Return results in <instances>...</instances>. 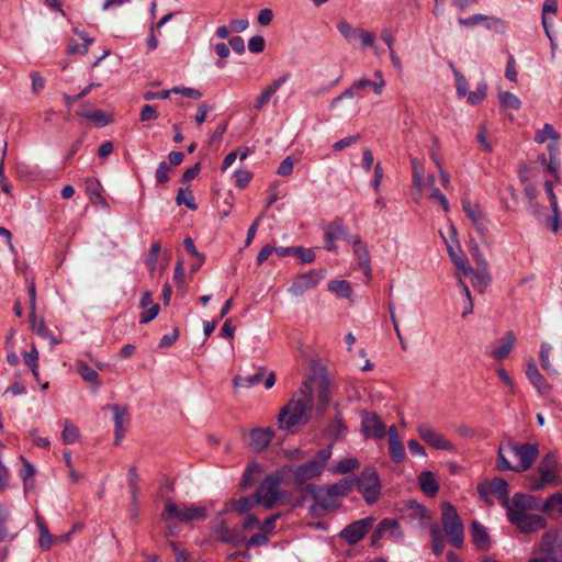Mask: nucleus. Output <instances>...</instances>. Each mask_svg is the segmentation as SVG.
Here are the masks:
<instances>
[{
    "label": "nucleus",
    "instance_id": "f257e3e1",
    "mask_svg": "<svg viewBox=\"0 0 562 562\" xmlns=\"http://www.w3.org/2000/svg\"><path fill=\"white\" fill-rule=\"evenodd\" d=\"M330 393V381L325 368L315 363L312 374L302 382L290 401L280 409L279 428L286 432H294L296 427L306 425L312 418L314 405L319 413L327 408Z\"/></svg>",
    "mask_w": 562,
    "mask_h": 562
},
{
    "label": "nucleus",
    "instance_id": "f03ea898",
    "mask_svg": "<svg viewBox=\"0 0 562 562\" xmlns=\"http://www.w3.org/2000/svg\"><path fill=\"white\" fill-rule=\"evenodd\" d=\"M505 509L508 521L524 535L536 533L548 525L547 518L537 513L541 512L540 499L531 494H514Z\"/></svg>",
    "mask_w": 562,
    "mask_h": 562
},
{
    "label": "nucleus",
    "instance_id": "7ed1b4c3",
    "mask_svg": "<svg viewBox=\"0 0 562 562\" xmlns=\"http://www.w3.org/2000/svg\"><path fill=\"white\" fill-rule=\"evenodd\" d=\"M539 453L536 443H519L508 440L498 448L497 469L524 472L531 468Z\"/></svg>",
    "mask_w": 562,
    "mask_h": 562
},
{
    "label": "nucleus",
    "instance_id": "20e7f679",
    "mask_svg": "<svg viewBox=\"0 0 562 562\" xmlns=\"http://www.w3.org/2000/svg\"><path fill=\"white\" fill-rule=\"evenodd\" d=\"M562 480L559 475V462L555 453L546 454L540 461L537 472L529 476L528 487L531 491L543 490L548 485H561Z\"/></svg>",
    "mask_w": 562,
    "mask_h": 562
},
{
    "label": "nucleus",
    "instance_id": "39448f33",
    "mask_svg": "<svg viewBox=\"0 0 562 562\" xmlns=\"http://www.w3.org/2000/svg\"><path fill=\"white\" fill-rule=\"evenodd\" d=\"M333 445H328L326 448L319 450L314 460L307 461L294 469L288 468L289 474H292L293 482L297 485H303L323 473L325 464L331 457Z\"/></svg>",
    "mask_w": 562,
    "mask_h": 562
},
{
    "label": "nucleus",
    "instance_id": "423d86ee",
    "mask_svg": "<svg viewBox=\"0 0 562 562\" xmlns=\"http://www.w3.org/2000/svg\"><path fill=\"white\" fill-rule=\"evenodd\" d=\"M288 474L289 470L285 467H283L278 471L266 476V479L259 484L255 493L257 497V503H259V505H262L267 509H270L274 505H277L282 496L280 485Z\"/></svg>",
    "mask_w": 562,
    "mask_h": 562
},
{
    "label": "nucleus",
    "instance_id": "0eeeda50",
    "mask_svg": "<svg viewBox=\"0 0 562 562\" xmlns=\"http://www.w3.org/2000/svg\"><path fill=\"white\" fill-rule=\"evenodd\" d=\"M441 521L450 543L457 549L461 548L464 541V528L456 507L450 503L442 505Z\"/></svg>",
    "mask_w": 562,
    "mask_h": 562
},
{
    "label": "nucleus",
    "instance_id": "6e6552de",
    "mask_svg": "<svg viewBox=\"0 0 562 562\" xmlns=\"http://www.w3.org/2000/svg\"><path fill=\"white\" fill-rule=\"evenodd\" d=\"M161 516L165 520L176 519L182 522H189L192 520L204 519L206 517V509L200 505H178L168 499Z\"/></svg>",
    "mask_w": 562,
    "mask_h": 562
},
{
    "label": "nucleus",
    "instance_id": "1a4fd4ad",
    "mask_svg": "<svg viewBox=\"0 0 562 562\" xmlns=\"http://www.w3.org/2000/svg\"><path fill=\"white\" fill-rule=\"evenodd\" d=\"M559 529L546 531L535 548V553L543 554L542 557H533L529 562H559L557 554H561L558 550Z\"/></svg>",
    "mask_w": 562,
    "mask_h": 562
},
{
    "label": "nucleus",
    "instance_id": "9d476101",
    "mask_svg": "<svg viewBox=\"0 0 562 562\" xmlns=\"http://www.w3.org/2000/svg\"><path fill=\"white\" fill-rule=\"evenodd\" d=\"M307 492L314 499V504L311 506V512L314 515L321 516L324 512L335 509L340 505L328 486L311 484L307 486Z\"/></svg>",
    "mask_w": 562,
    "mask_h": 562
},
{
    "label": "nucleus",
    "instance_id": "9b49d317",
    "mask_svg": "<svg viewBox=\"0 0 562 562\" xmlns=\"http://www.w3.org/2000/svg\"><path fill=\"white\" fill-rule=\"evenodd\" d=\"M357 490L368 504L376 502L381 493L380 477L374 469H366L356 480Z\"/></svg>",
    "mask_w": 562,
    "mask_h": 562
},
{
    "label": "nucleus",
    "instance_id": "f8f14e48",
    "mask_svg": "<svg viewBox=\"0 0 562 562\" xmlns=\"http://www.w3.org/2000/svg\"><path fill=\"white\" fill-rule=\"evenodd\" d=\"M324 278L325 271L323 269H312L297 274L293 278L288 292L295 297L302 296L307 291L315 289Z\"/></svg>",
    "mask_w": 562,
    "mask_h": 562
},
{
    "label": "nucleus",
    "instance_id": "ddd939ff",
    "mask_svg": "<svg viewBox=\"0 0 562 562\" xmlns=\"http://www.w3.org/2000/svg\"><path fill=\"white\" fill-rule=\"evenodd\" d=\"M419 438L429 447L437 450L454 451V445L440 431L428 423H420L416 427Z\"/></svg>",
    "mask_w": 562,
    "mask_h": 562
},
{
    "label": "nucleus",
    "instance_id": "4468645a",
    "mask_svg": "<svg viewBox=\"0 0 562 562\" xmlns=\"http://www.w3.org/2000/svg\"><path fill=\"white\" fill-rule=\"evenodd\" d=\"M361 431L367 438L383 439L386 435V427L378 414L363 411L361 413Z\"/></svg>",
    "mask_w": 562,
    "mask_h": 562
},
{
    "label": "nucleus",
    "instance_id": "2eb2a0df",
    "mask_svg": "<svg viewBox=\"0 0 562 562\" xmlns=\"http://www.w3.org/2000/svg\"><path fill=\"white\" fill-rule=\"evenodd\" d=\"M479 492L482 497H486L487 495L497 497L504 508L512 502V497L508 496V484L505 480L499 477L480 484Z\"/></svg>",
    "mask_w": 562,
    "mask_h": 562
},
{
    "label": "nucleus",
    "instance_id": "dca6fc26",
    "mask_svg": "<svg viewBox=\"0 0 562 562\" xmlns=\"http://www.w3.org/2000/svg\"><path fill=\"white\" fill-rule=\"evenodd\" d=\"M373 521L374 519L372 517L359 519L344 528L340 532V537L349 544H356L371 529Z\"/></svg>",
    "mask_w": 562,
    "mask_h": 562
},
{
    "label": "nucleus",
    "instance_id": "f3484780",
    "mask_svg": "<svg viewBox=\"0 0 562 562\" xmlns=\"http://www.w3.org/2000/svg\"><path fill=\"white\" fill-rule=\"evenodd\" d=\"M382 537H389L393 541H402L404 539L403 530L396 519H382L372 536V543L375 544Z\"/></svg>",
    "mask_w": 562,
    "mask_h": 562
},
{
    "label": "nucleus",
    "instance_id": "a211bd4d",
    "mask_svg": "<svg viewBox=\"0 0 562 562\" xmlns=\"http://www.w3.org/2000/svg\"><path fill=\"white\" fill-rule=\"evenodd\" d=\"M516 342V336L513 331H507L497 342L491 345L486 353L496 361H502L509 357L514 345Z\"/></svg>",
    "mask_w": 562,
    "mask_h": 562
},
{
    "label": "nucleus",
    "instance_id": "6ab92c4d",
    "mask_svg": "<svg viewBox=\"0 0 562 562\" xmlns=\"http://www.w3.org/2000/svg\"><path fill=\"white\" fill-rule=\"evenodd\" d=\"M290 78L291 74L284 72L277 79L272 80L266 88H263L254 103L255 110H261Z\"/></svg>",
    "mask_w": 562,
    "mask_h": 562
},
{
    "label": "nucleus",
    "instance_id": "aec40b11",
    "mask_svg": "<svg viewBox=\"0 0 562 562\" xmlns=\"http://www.w3.org/2000/svg\"><path fill=\"white\" fill-rule=\"evenodd\" d=\"M526 376L528 378L529 382L533 385V387L540 394H548L550 392L551 385L547 382L544 376L540 373V371L536 364V361L533 359H529L527 361Z\"/></svg>",
    "mask_w": 562,
    "mask_h": 562
},
{
    "label": "nucleus",
    "instance_id": "412c9836",
    "mask_svg": "<svg viewBox=\"0 0 562 562\" xmlns=\"http://www.w3.org/2000/svg\"><path fill=\"white\" fill-rule=\"evenodd\" d=\"M350 243L352 244V250L357 258L359 268L367 277H369L371 274V265L367 246L362 243L359 236L352 237Z\"/></svg>",
    "mask_w": 562,
    "mask_h": 562
},
{
    "label": "nucleus",
    "instance_id": "4be33fe9",
    "mask_svg": "<svg viewBox=\"0 0 562 562\" xmlns=\"http://www.w3.org/2000/svg\"><path fill=\"white\" fill-rule=\"evenodd\" d=\"M273 435L274 432L270 428L251 429L249 442L250 448L256 452L265 450L270 445Z\"/></svg>",
    "mask_w": 562,
    "mask_h": 562
},
{
    "label": "nucleus",
    "instance_id": "5701e85b",
    "mask_svg": "<svg viewBox=\"0 0 562 562\" xmlns=\"http://www.w3.org/2000/svg\"><path fill=\"white\" fill-rule=\"evenodd\" d=\"M471 537L477 549L485 551L491 548V539L486 528L476 520L472 522Z\"/></svg>",
    "mask_w": 562,
    "mask_h": 562
},
{
    "label": "nucleus",
    "instance_id": "b1692460",
    "mask_svg": "<svg viewBox=\"0 0 562 562\" xmlns=\"http://www.w3.org/2000/svg\"><path fill=\"white\" fill-rule=\"evenodd\" d=\"M112 412L114 415V425H115V445H120L122 438L124 437V428L128 422L127 409L124 406L114 405L112 406Z\"/></svg>",
    "mask_w": 562,
    "mask_h": 562
},
{
    "label": "nucleus",
    "instance_id": "393cba45",
    "mask_svg": "<svg viewBox=\"0 0 562 562\" xmlns=\"http://www.w3.org/2000/svg\"><path fill=\"white\" fill-rule=\"evenodd\" d=\"M86 190L89 195V199L92 204H97L102 206L103 209H108L109 204L105 199L102 196V186L95 178H89L86 180Z\"/></svg>",
    "mask_w": 562,
    "mask_h": 562
},
{
    "label": "nucleus",
    "instance_id": "a878e982",
    "mask_svg": "<svg viewBox=\"0 0 562 562\" xmlns=\"http://www.w3.org/2000/svg\"><path fill=\"white\" fill-rule=\"evenodd\" d=\"M462 207L473 225L482 231L484 228V216L479 205L473 204L469 199L462 200Z\"/></svg>",
    "mask_w": 562,
    "mask_h": 562
},
{
    "label": "nucleus",
    "instance_id": "bb28decb",
    "mask_svg": "<svg viewBox=\"0 0 562 562\" xmlns=\"http://www.w3.org/2000/svg\"><path fill=\"white\" fill-rule=\"evenodd\" d=\"M419 486L420 490L427 494L428 496H434L437 494L439 490L438 482L430 471H424L419 475Z\"/></svg>",
    "mask_w": 562,
    "mask_h": 562
},
{
    "label": "nucleus",
    "instance_id": "cd10ccee",
    "mask_svg": "<svg viewBox=\"0 0 562 562\" xmlns=\"http://www.w3.org/2000/svg\"><path fill=\"white\" fill-rule=\"evenodd\" d=\"M75 367L83 381L94 384L95 389L99 387V374L95 370L88 366L83 360H76Z\"/></svg>",
    "mask_w": 562,
    "mask_h": 562
},
{
    "label": "nucleus",
    "instance_id": "c85d7f7f",
    "mask_svg": "<svg viewBox=\"0 0 562 562\" xmlns=\"http://www.w3.org/2000/svg\"><path fill=\"white\" fill-rule=\"evenodd\" d=\"M344 234V227L339 223H331L325 229V244L328 250H335L337 245L335 243Z\"/></svg>",
    "mask_w": 562,
    "mask_h": 562
},
{
    "label": "nucleus",
    "instance_id": "c756f323",
    "mask_svg": "<svg viewBox=\"0 0 562 562\" xmlns=\"http://www.w3.org/2000/svg\"><path fill=\"white\" fill-rule=\"evenodd\" d=\"M10 508L0 503V540L14 539L16 533H11L9 529Z\"/></svg>",
    "mask_w": 562,
    "mask_h": 562
},
{
    "label": "nucleus",
    "instance_id": "7c9ffc66",
    "mask_svg": "<svg viewBox=\"0 0 562 562\" xmlns=\"http://www.w3.org/2000/svg\"><path fill=\"white\" fill-rule=\"evenodd\" d=\"M36 525H37V528L40 531V539H38L40 547L43 550H48L53 546L55 539L49 533V530L41 516H36Z\"/></svg>",
    "mask_w": 562,
    "mask_h": 562
},
{
    "label": "nucleus",
    "instance_id": "2f4dec72",
    "mask_svg": "<svg viewBox=\"0 0 562 562\" xmlns=\"http://www.w3.org/2000/svg\"><path fill=\"white\" fill-rule=\"evenodd\" d=\"M328 290L338 297L351 299L352 289L346 280H333L328 283Z\"/></svg>",
    "mask_w": 562,
    "mask_h": 562
},
{
    "label": "nucleus",
    "instance_id": "473e14b6",
    "mask_svg": "<svg viewBox=\"0 0 562 562\" xmlns=\"http://www.w3.org/2000/svg\"><path fill=\"white\" fill-rule=\"evenodd\" d=\"M540 509L541 512H552L562 515V492L552 494L544 503L540 502Z\"/></svg>",
    "mask_w": 562,
    "mask_h": 562
},
{
    "label": "nucleus",
    "instance_id": "72a5a7b5",
    "mask_svg": "<svg viewBox=\"0 0 562 562\" xmlns=\"http://www.w3.org/2000/svg\"><path fill=\"white\" fill-rule=\"evenodd\" d=\"M256 505H259V503H257L256 494L252 497L245 496L239 499H233L229 503L231 509L239 514L248 512Z\"/></svg>",
    "mask_w": 562,
    "mask_h": 562
},
{
    "label": "nucleus",
    "instance_id": "f704fd0d",
    "mask_svg": "<svg viewBox=\"0 0 562 562\" xmlns=\"http://www.w3.org/2000/svg\"><path fill=\"white\" fill-rule=\"evenodd\" d=\"M360 467L359 461L356 458L347 457L342 458L335 463L333 472L338 474H345L351 472Z\"/></svg>",
    "mask_w": 562,
    "mask_h": 562
},
{
    "label": "nucleus",
    "instance_id": "c9c22d12",
    "mask_svg": "<svg viewBox=\"0 0 562 562\" xmlns=\"http://www.w3.org/2000/svg\"><path fill=\"white\" fill-rule=\"evenodd\" d=\"M467 276L471 277L472 285L477 288L480 292H484L491 283V274L486 271H476L472 268V272H469Z\"/></svg>",
    "mask_w": 562,
    "mask_h": 562
},
{
    "label": "nucleus",
    "instance_id": "e433bc0d",
    "mask_svg": "<svg viewBox=\"0 0 562 562\" xmlns=\"http://www.w3.org/2000/svg\"><path fill=\"white\" fill-rule=\"evenodd\" d=\"M261 472H262V468L258 463L252 462V463L248 464V467L246 468V470L243 474L240 486L243 488H247V487L251 486L256 480V476L258 474H260Z\"/></svg>",
    "mask_w": 562,
    "mask_h": 562
},
{
    "label": "nucleus",
    "instance_id": "4c0bfd02",
    "mask_svg": "<svg viewBox=\"0 0 562 562\" xmlns=\"http://www.w3.org/2000/svg\"><path fill=\"white\" fill-rule=\"evenodd\" d=\"M263 379V372H257L249 376L236 375L233 380L235 387H251L259 384Z\"/></svg>",
    "mask_w": 562,
    "mask_h": 562
},
{
    "label": "nucleus",
    "instance_id": "58836bf2",
    "mask_svg": "<svg viewBox=\"0 0 562 562\" xmlns=\"http://www.w3.org/2000/svg\"><path fill=\"white\" fill-rule=\"evenodd\" d=\"M559 138L560 134L549 123L544 124L543 127L539 130L535 135V142L538 144H543L549 139L557 142Z\"/></svg>",
    "mask_w": 562,
    "mask_h": 562
},
{
    "label": "nucleus",
    "instance_id": "ea45409f",
    "mask_svg": "<svg viewBox=\"0 0 562 562\" xmlns=\"http://www.w3.org/2000/svg\"><path fill=\"white\" fill-rule=\"evenodd\" d=\"M61 438L66 445L74 443L80 438L79 429L68 419L64 422Z\"/></svg>",
    "mask_w": 562,
    "mask_h": 562
},
{
    "label": "nucleus",
    "instance_id": "a19ab883",
    "mask_svg": "<svg viewBox=\"0 0 562 562\" xmlns=\"http://www.w3.org/2000/svg\"><path fill=\"white\" fill-rule=\"evenodd\" d=\"M361 29L362 27H353L346 21H339L337 23V30L349 44H352V41L358 38Z\"/></svg>",
    "mask_w": 562,
    "mask_h": 562
},
{
    "label": "nucleus",
    "instance_id": "79ce46f5",
    "mask_svg": "<svg viewBox=\"0 0 562 562\" xmlns=\"http://www.w3.org/2000/svg\"><path fill=\"white\" fill-rule=\"evenodd\" d=\"M328 487L334 493V496L337 498V501L341 503L342 497H345L351 491L352 481L349 479H342L338 483H335Z\"/></svg>",
    "mask_w": 562,
    "mask_h": 562
},
{
    "label": "nucleus",
    "instance_id": "37998d69",
    "mask_svg": "<svg viewBox=\"0 0 562 562\" xmlns=\"http://www.w3.org/2000/svg\"><path fill=\"white\" fill-rule=\"evenodd\" d=\"M355 88L358 90L367 89L368 87H371L375 94L380 95L383 92V89L385 87V80L381 79V81H372L367 78H360L356 81H353Z\"/></svg>",
    "mask_w": 562,
    "mask_h": 562
},
{
    "label": "nucleus",
    "instance_id": "c03bdc74",
    "mask_svg": "<svg viewBox=\"0 0 562 562\" xmlns=\"http://www.w3.org/2000/svg\"><path fill=\"white\" fill-rule=\"evenodd\" d=\"M389 453L395 463H401L405 460L406 453L402 440L389 442Z\"/></svg>",
    "mask_w": 562,
    "mask_h": 562
},
{
    "label": "nucleus",
    "instance_id": "a18cd8bd",
    "mask_svg": "<svg viewBox=\"0 0 562 562\" xmlns=\"http://www.w3.org/2000/svg\"><path fill=\"white\" fill-rule=\"evenodd\" d=\"M25 364L32 370L35 378H38V351L34 345H32L30 352L23 353Z\"/></svg>",
    "mask_w": 562,
    "mask_h": 562
},
{
    "label": "nucleus",
    "instance_id": "49530a36",
    "mask_svg": "<svg viewBox=\"0 0 562 562\" xmlns=\"http://www.w3.org/2000/svg\"><path fill=\"white\" fill-rule=\"evenodd\" d=\"M430 535L432 540V551L436 555H440L445 549V541L440 528L438 526H432Z\"/></svg>",
    "mask_w": 562,
    "mask_h": 562
},
{
    "label": "nucleus",
    "instance_id": "de8ad7c7",
    "mask_svg": "<svg viewBox=\"0 0 562 562\" xmlns=\"http://www.w3.org/2000/svg\"><path fill=\"white\" fill-rule=\"evenodd\" d=\"M552 350V346L549 342H542L539 350V359L541 362V367L543 370L550 372L554 371L552 363L550 361V352Z\"/></svg>",
    "mask_w": 562,
    "mask_h": 562
},
{
    "label": "nucleus",
    "instance_id": "09e8293b",
    "mask_svg": "<svg viewBox=\"0 0 562 562\" xmlns=\"http://www.w3.org/2000/svg\"><path fill=\"white\" fill-rule=\"evenodd\" d=\"M177 203L184 204L188 209L195 211L198 205L194 202V196L189 189H179L177 194Z\"/></svg>",
    "mask_w": 562,
    "mask_h": 562
},
{
    "label": "nucleus",
    "instance_id": "8fccbe9b",
    "mask_svg": "<svg viewBox=\"0 0 562 562\" xmlns=\"http://www.w3.org/2000/svg\"><path fill=\"white\" fill-rule=\"evenodd\" d=\"M346 432V425L341 417L337 416L327 427V435L334 439H338Z\"/></svg>",
    "mask_w": 562,
    "mask_h": 562
},
{
    "label": "nucleus",
    "instance_id": "3c124183",
    "mask_svg": "<svg viewBox=\"0 0 562 562\" xmlns=\"http://www.w3.org/2000/svg\"><path fill=\"white\" fill-rule=\"evenodd\" d=\"M449 255L456 267L460 269L463 274L472 272V268L468 265V260L463 254H456L452 248L449 247Z\"/></svg>",
    "mask_w": 562,
    "mask_h": 562
},
{
    "label": "nucleus",
    "instance_id": "603ef678",
    "mask_svg": "<svg viewBox=\"0 0 562 562\" xmlns=\"http://www.w3.org/2000/svg\"><path fill=\"white\" fill-rule=\"evenodd\" d=\"M22 461V469L20 470V477L24 483V491L27 488V481L35 475V468L23 457H20Z\"/></svg>",
    "mask_w": 562,
    "mask_h": 562
},
{
    "label": "nucleus",
    "instance_id": "864d4df0",
    "mask_svg": "<svg viewBox=\"0 0 562 562\" xmlns=\"http://www.w3.org/2000/svg\"><path fill=\"white\" fill-rule=\"evenodd\" d=\"M487 86L486 83H480L476 89L470 92L468 97V102L472 105L480 104L486 97Z\"/></svg>",
    "mask_w": 562,
    "mask_h": 562
},
{
    "label": "nucleus",
    "instance_id": "5fc2aeb1",
    "mask_svg": "<svg viewBox=\"0 0 562 562\" xmlns=\"http://www.w3.org/2000/svg\"><path fill=\"white\" fill-rule=\"evenodd\" d=\"M499 101L503 106L512 108L515 110L519 109L521 104L519 98L508 91L502 92L499 94Z\"/></svg>",
    "mask_w": 562,
    "mask_h": 562
},
{
    "label": "nucleus",
    "instance_id": "6e6d98bb",
    "mask_svg": "<svg viewBox=\"0 0 562 562\" xmlns=\"http://www.w3.org/2000/svg\"><path fill=\"white\" fill-rule=\"evenodd\" d=\"M293 256L300 258L303 263H310L315 260L314 250L301 246L293 247Z\"/></svg>",
    "mask_w": 562,
    "mask_h": 562
},
{
    "label": "nucleus",
    "instance_id": "4d7b16f0",
    "mask_svg": "<svg viewBox=\"0 0 562 562\" xmlns=\"http://www.w3.org/2000/svg\"><path fill=\"white\" fill-rule=\"evenodd\" d=\"M484 22H485V26L488 30L494 31L496 33L503 34L506 30L505 22L499 18L486 15V19L484 20Z\"/></svg>",
    "mask_w": 562,
    "mask_h": 562
},
{
    "label": "nucleus",
    "instance_id": "13d9d810",
    "mask_svg": "<svg viewBox=\"0 0 562 562\" xmlns=\"http://www.w3.org/2000/svg\"><path fill=\"white\" fill-rule=\"evenodd\" d=\"M357 40L360 41V44H361L362 48H367V47H373L374 46L376 36H375V34L373 32H370V31H367L364 29H361Z\"/></svg>",
    "mask_w": 562,
    "mask_h": 562
},
{
    "label": "nucleus",
    "instance_id": "bf43d9fd",
    "mask_svg": "<svg viewBox=\"0 0 562 562\" xmlns=\"http://www.w3.org/2000/svg\"><path fill=\"white\" fill-rule=\"evenodd\" d=\"M476 140L481 144L483 150L491 153L494 148L493 143L487 139V130L484 125L480 126Z\"/></svg>",
    "mask_w": 562,
    "mask_h": 562
},
{
    "label": "nucleus",
    "instance_id": "052dcab7",
    "mask_svg": "<svg viewBox=\"0 0 562 562\" xmlns=\"http://www.w3.org/2000/svg\"><path fill=\"white\" fill-rule=\"evenodd\" d=\"M171 91L173 93H177V94H181L186 98H190V99H194V100H199L202 98V92L198 89H194V88H181V87H173L171 89Z\"/></svg>",
    "mask_w": 562,
    "mask_h": 562
},
{
    "label": "nucleus",
    "instance_id": "680f3d73",
    "mask_svg": "<svg viewBox=\"0 0 562 562\" xmlns=\"http://www.w3.org/2000/svg\"><path fill=\"white\" fill-rule=\"evenodd\" d=\"M454 78H456V87H457V94L459 98H464L468 95V82L462 74L454 70Z\"/></svg>",
    "mask_w": 562,
    "mask_h": 562
},
{
    "label": "nucleus",
    "instance_id": "e2e57ef3",
    "mask_svg": "<svg viewBox=\"0 0 562 562\" xmlns=\"http://www.w3.org/2000/svg\"><path fill=\"white\" fill-rule=\"evenodd\" d=\"M266 47V41L262 36H252L248 41V49L254 54L262 53Z\"/></svg>",
    "mask_w": 562,
    "mask_h": 562
},
{
    "label": "nucleus",
    "instance_id": "0e129e2a",
    "mask_svg": "<svg viewBox=\"0 0 562 562\" xmlns=\"http://www.w3.org/2000/svg\"><path fill=\"white\" fill-rule=\"evenodd\" d=\"M159 305L158 304H155V305H150V306H147L142 313H140V317H139V322L142 324H146L150 321H153L154 318H156V316L158 315L159 313Z\"/></svg>",
    "mask_w": 562,
    "mask_h": 562
},
{
    "label": "nucleus",
    "instance_id": "69168bd1",
    "mask_svg": "<svg viewBox=\"0 0 562 562\" xmlns=\"http://www.w3.org/2000/svg\"><path fill=\"white\" fill-rule=\"evenodd\" d=\"M160 249L161 247L158 241L154 243L150 247L149 255L146 260V265L149 267L150 270H155L156 268Z\"/></svg>",
    "mask_w": 562,
    "mask_h": 562
},
{
    "label": "nucleus",
    "instance_id": "338daca9",
    "mask_svg": "<svg viewBox=\"0 0 562 562\" xmlns=\"http://www.w3.org/2000/svg\"><path fill=\"white\" fill-rule=\"evenodd\" d=\"M294 161L291 156L285 157L279 165L277 173L282 177L290 176L293 172Z\"/></svg>",
    "mask_w": 562,
    "mask_h": 562
},
{
    "label": "nucleus",
    "instance_id": "774afa93",
    "mask_svg": "<svg viewBox=\"0 0 562 562\" xmlns=\"http://www.w3.org/2000/svg\"><path fill=\"white\" fill-rule=\"evenodd\" d=\"M251 172L246 169H239L235 171V183L239 188L246 187L251 180Z\"/></svg>",
    "mask_w": 562,
    "mask_h": 562
}]
</instances>
